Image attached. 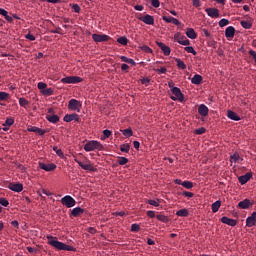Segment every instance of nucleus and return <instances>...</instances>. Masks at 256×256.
Returning <instances> with one entry per match:
<instances>
[{
	"label": "nucleus",
	"mask_w": 256,
	"mask_h": 256,
	"mask_svg": "<svg viewBox=\"0 0 256 256\" xmlns=\"http://www.w3.org/2000/svg\"><path fill=\"white\" fill-rule=\"evenodd\" d=\"M46 239H48V245H51L55 249H58V251H75V248H73L72 246L67 245L63 242H59L57 240V237L46 236Z\"/></svg>",
	"instance_id": "nucleus-1"
},
{
	"label": "nucleus",
	"mask_w": 256,
	"mask_h": 256,
	"mask_svg": "<svg viewBox=\"0 0 256 256\" xmlns=\"http://www.w3.org/2000/svg\"><path fill=\"white\" fill-rule=\"evenodd\" d=\"M84 151L87 153L91 151H103V144L97 140H90L84 145Z\"/></svg>",
	"instance_id": "nucleus-2"
},
{
	"label": "nucleus",
	"mask_w": 256,
	"mask_h": 256,
	"mask_svg": "<svg viewBox=\"0 0 256 256\" xmlns=\"http://www.w3.org/2000/svg\"><path fill=\"white\" fill-rule=\"evenodd\" d=\"M61 83L67 84V85H75L77 83L83 82V78L79 76H67L62 78Z\"/></svg>",
	"instance_id": "nucleus-3"
},
{
	"label": "nucleus",
	"mask_w": 256,
	"mask_h": 256,
	"mask_svg": "<svg viewBox=\"0 0 256 256\" xmlns=\"http://www.w3.org/2000/svg\"><path fill=\"white\" fill-rule=\"evenodd\" d=\"M74 161L79 165V167H81V169H84V171H97V168H95V166H93L90 161L82 162L79 161L77 158H74Z\"/></svg>",
	"instance_id": "nucleus-4"
},
{
	"label": "nucleus",
	"mask_w": 256,
	"mask_h": 256,
	"mask_svg": "<svg viewBox=\"0 0 256 256\" xmlns=\"http://www.w3.org/2000/svg\"><path fill=\"white\" fill-rule=\"evenodd\" d=\"M171 92L174 96H171L172 101H180L183 102L185 97L183 96V92H181V89L179 87L172 88Z\"/></svg>",
	"instance_id": "nucleus-5"
},
{
	"label": "nucleus",
	"mask_w": 256,
	"mask_h": 256,
	"mask_svg": "<svg viewBox=\"0 0 256 256\" xmlns=\"http://www.w3.org/2000/svg\"><path fill=\"white\" fill-rule=\"evenodd\" d=\"M61 203L68 209H71V207H75L77 202L75 201V198H73L69 195H66L61 199Z\"/></svg>",
	"instance_id": "nucleus-6"
},
{
	"label": "nucleus",
	"mask_w": 256,
	"mask_h": 256,
	"mask_svg": "<svg viewBox=\"0 0 256 256\" xmlns=\"http://www.w3.org/2000/svg\"><path fill=\"white\" fill-rule=\"evenodd\" d=\"M68 109L70 111H81V102L77 99H71L68 103Z\"/></svg>",
	"instance_id": "nucleus-7"
},
{
	"label": "nucleus",
	"mask_w": 256,
	"mask_h": 256,
	"mask_svg": "<svg viewBox=\"0 0 256 256\" xmlns=\"http://www.w3.org/2000/svg\"><path fill=\"white\" fill-rule=\"evenodd\" d=\"M174 39H175V41H177V43H179V45H190L191 44L189 39L185 38V36L181 35V33H179V32H177L174 35Z\"/></svg>",
	"instance_id": "nucleus-8"
},
{
	"label": "nucleus",
	"mask_w": 256,
	"mask_h": 256,
	"mask_svg": "<svg viewBox=\"0 0 256 256\" xmlns=\"http://www.w3.org/2000/svg\"><path fill=\"white\" fill-rule=\"evenodd\" d=\"M38 165L40 169L47 172L55 171V169H57V165L54 163L46 164L43 162H39Z\"/></svg>",
	"instance_id": "nucleus-9"
},
{
	"label": "nucleus",
	"mask_w": 256,
	"mask_h": 256,
	"mask_svg": "<svg viewBox=\"0 0 256 256\" xmlns=\"http://www.w3.org/2000/svg\"><path fill=\"white\" fill-rule=\"evenodd\" d=\"M92 39L95 43H103L105 41H109L110 37L106 34H93Z\"/></svg>",
	"instance_id": "nucleus-10"
},
{
	"label": "nucleus",
	"mask_w": 256,
	"mask_h": 256,
	"mask_svg": "<svg viewBox=\"0 0 256 256\" xmlns=\"http://www.w3.org/2000/svg\"><path fill=\"white\" fill-rule=\"evenodd\" d=\"M156 45L161 49V51L164 53V55L169 56L171 55V48L163 42L156 41Z\"/></svg>",
	"instance_id": "nucleus-11"
},
{
	"label": "nucleus",
	"mask_w": 256,
	"mask_h": 256,
	"mask_svg": "<svg viewBox=\"0 0 256 256\" xmlns=\"http://www.w3.org/2000/svg\"><path fill=\"white\" fill-rule=\"evenodd\" d=\"M205 11L208 17H211L212 19H217L219 17V9L217 8H206Z\"/></svg>",
	"instance_id": "nucleus-12"
},
{
	"label": "nucleus",
	"mask_w": 256,
	"mask_h": 256,
	"mask_svg": "<svg viewBox=\"0 0 256 256\" xmlns=\"http://www.w3.org/2000/svg\"><path fill=\"white\" fill-rule=\"evenodd\" d=\"M139 20L145 23V25H154L155 23V18L149 14L140 17Z\"/></svg>",
	"instance_id": "nucleus-13"
},
{
	"label": "nucleus",
	"mask_w": 256,
	"mask_h": 256,
	"mask_svg": "<svg viewBox=\"0 0 256 256\" xmlns=\"http://www.w3.org/2000/svg\"><path fill=\"white\" fill-rule=\"evenodd\" d=\"M221 223H224V225H229L230 227H235V225H237V220L223 216L221 218Z\"/></svg>",
	"instance_id": "nucleus-14"
},
{
	"label": "nucleus",
	"mask_w": 256,
	"mask_h": 256,
	"mask_svg": "<svg viewBox=\"0 0 256 256\" xmlns=\"http://www.w3.org/2000/svg\"><path fill=\"white\" fill-rule=\"evenodd\" d=\"M256 224V212H253L251 216L246 219V226L247 227H255Z\"/></svg>",
	"instance_id": "nucleus-15"
},
{
	"label": "nucleus",
	"mask_w": 256,
	"mask_h": 256,
	"mask_svg": "<svg viewBox=\"0 0 256 256\" xmlns=\"http://www.w3.org/2000/svg\"><path fill=\"white\" fill-rule=\"evenodd\" d=\"M226 39H233L235 37V27L228 26L225 30Z\"/></svg>",
	"instance_id": "nucleus-16"
},
{
	"label": "nucleus",
	"mask_w": 256,
	"mask_h": 256,
	"mask_svg": "<svg viewBox=\"0 0 256 256\" xmlns=\"http://www.w3.org/2000/svg\"><path fill=\"white\" fill-rule=\"evenodd\" d=\"M8 189H10V191H14L15 193H21V191H23V184H10Z\"/></svg>",
	"instance_id": "nucleus-17"
},
{
	"label": "nucleus",
	"mask_w": 256,
	"mask_h": 256,
	"mask_svg": "<svg viewBox=\"0 0 256 256\" xmlns=\"http://www.w3.org/2000/svg\"><path fill=\"white\" fill-rule=\"evenodd\" d=\"M198 113L202 117H207L209 115V108L207 106H205V104H201L198 107Z\"/></svg>",
	"instance_id": "nucleus-18"
},
{
	"label": "nucleus",
	"mask_w": 256,
	"mask_h": 256,
	"mask_svg": "<svg viewBox=\"0 0 256 256\" xmlns=\"http://www.w3.org/2000/svg\"><path fill=\"white\" fill-rule=\"evenodd\" d=\"M63 121H65V123H71V121H79V115L67 114L64 116Z\"/></svg>",
	"instance_id": "nucleus-19"
},
{
	"label": "nucleus",
	"mask_w": 256,
	"mask_h": 256,
	"mask_svg": "<svg viewBox=\"0 0 256 256\" xmlns=\"http://www.w3.org/2000/svg\"><path fill=\"white\" fill-rule=\"evenodd\" d=\"M253 203H251V200L249 199H244L238 203L239 209H249Z\"/></svg>",
	"instance_id": "nucleus-20"
},
{
	"label": "nucleus",
	"mask_w": 256,
	"mask_h": 256,
	"mask_svg": "<svg viewBox=\"0 0 256 256\" xmlns=\"http://www.w3.org/2000/svg\"><path fill=\"white\" fill-rule=\"evenodd\" d=\"M0 15H2L8 23H13V16H9L7 10L0 8Z\"/></svg>",
	"instance_id": "nucleus-21"
},
{
	"label": "nucleus",
	"mask_w": 256,
	"mask_h": 256,
	"mask_svg": "<svg viewBox=\"0 0 256 256\" xmlns=\"http://www.w3.org/2000/svg\"><path fill=\"white\" fill-rule=\"evenodd\" d=\"M28 131L30 133H37L38 135H44V134L47 133L46 130H43V129H41L39 127H35V126H32V127L28 128Z\"/></svg>",
	"instance_id": "nucleus-22"
},
{
	"label": "nucleus",
	"mask_w": 256,
	"mask_h": 256,
	"mask_svg": "<svg viewBox=\"0 0 256 256\" xmlns=\"http://www.w3.org/2000/svg\"><path fill=\"white\" fill-rule=\"evenodd\" d=\"M228 119H231L232 121H241V118L237 115V113L228 110L227 112Z\"/></svg>",
	"instance_id": "nucleus-23"
},
{
	"label": "nucleus",
	"mask_w": 256,
	"mask_h": 256,
	"mask_svg": "<svg viewBox=\"0 0 256 256\" xmlns=\"http://www.w3.org/2000/svg\"><path fill=\"white\" fill-rule=\"evenodd\" d=\"M201 81H203V77L199 74L194 75L191 79L193 85H201Z\"/></svg>",
	"instance_id": "nucleus-24"
},
{
	"label": "nucleus",
	"mask_w": 256,
	"mask_h": 256,
	"mask_svg": "<svg viewBox=\"0 0 256 256\" xmlns=\"http://www.w3.org/2000/svg\"><path fill=\"white\" fill-rule=\"evenodd\" d=\"M249 179H251V173H247L243 176H240L238 178L239 183H241V185H245V183H247L249 181Z\"/></svg>",
	"instance_id": "nucleus-25"
},
{
	"label": "nucleus",
	"mask_w": 256,
	"mask_h": 256,
	"mask_svg": "<svg viewBox=\"0 0 256 256\" xmlns=\"http://www.w3.org/2000/svg\"><path fill=\"white\" fill-rule=\"evenodd\" d=\"M85 213V210L81 207H76L71 211L73 217H79V215Z\"/></svg>",
	"instance_id": "nucleus-26"
},
{
	"label": "nucleus",
	"mask_w": 256,
	"mask_h": 256,
	"mask_svg": "<svg viewBox=\"0 0 256 256\" xmlns=\"http://www.w3.org/2000/svg\"><path fill=\"white\" fill-rule=\"evenodd\" d=\"M186 36L189 39H197V33L195 32V30L193 28H188L187 29Z\"/></svg>",
	"instance_id": "nucleus-27"
},
{
	"label": "nucleus",
	"mask_w": 256,
	"mask_h": 256,
	"mask_svg": "<svg viewBox=\"0 0 256 256\" xmlns=\"http://www.w3.org/2000/svg\"><path fill=\"white\" fill-rule=\"evenodd\" d=\"M46 119L49 123H59V117L55 114L47 115Z\"/></svg>",
	"instance_id": "nucleus-28"
},
{
	"label": "nucleus",
	"mask_w": 256,
	"mask_h": 256,
	"mask_svg": "<svg viewBox=\"0 0 256 256\" xmlns=\"http://www.w3.org/2000/svg\"><path fill=\"white\" fill-rule=\"evenodd\" d=\"M240 161H243V159H241V156H239V153H234L232 156H230V162L240 163Z\"/></svg>",
	"instance_id": "nucleus-29"
},
{
	"label": "nucleus",
	"mask_w": 256,
	"mask_h": 256,
	"mask_svg": "<svg viewBox=\"0 0 256 256\" xmlns=\"http://www.w3.org/2000/svg\"><path fill=\"white\" fill-rule=\"evenodd\" d=\"M176 215L178 217H189V210H187L186 208L180 209L176 212Z\"/></svg>",
	"instance_id": "nucleus-30"
},
{
	"label": "nucleus",
	"mask_w": 256,
	"mask_h": 256,
	"mask_svg": "<svg viewBox=\"0 0 256 256\" xmlns=\"http://www.w3.org/2000/svg\"><path fill=\"white\" fill-rule=\"evenodd\" d=\"M240 25L243 27V29H251V27H253V23H251L249 20L241 21Z\"/></svg>",
	"instance_id": "nucleus-31"
},
{
	"label": "nucleus",
	"mask_w": 256,
	"mask_h": 256,
	"mask_svg": "<svg viewBox=\"0 0 256 256\" xmlns=\"http://www.w3.org/2000/svg\"><path fill=\"white\" fill-rule=\"evenodd\" d=\"M220 208H221V202L217 200L212 204V213H217V211H219Z\"/></svg>",
	"instance_id": "nucleus-32"
},
{
	"label": "nucleus",
	"mask_w": 256,
	"mask_h": 256,
	"mask_svg": "<svg viewBox=\"0 0 256 256\" xmlns=\"http://www.w3.org/2000/svg\"><path fill=\"white\" fill-rule=\"evenodd\" d=\"M130 149H131V146L128 143L122 144L120 146V151L122 153H128Z\"/></svg>",
	"instance_id": "nucleus-33"
},
{
	"label": "nucleus",
	"mask_w": 256,
	"mask_h": 256,
	"mask_svg": "<svg viewBox=\"0 0 256 256\" xmlns=\"http://www.w3.org/2000/svg\"><path fill=\"white\" fill-rule=\"evenodd\" d=\"M122 135H124V137H133V130L131 128H127L122 130Z\"/></svg>",
	"instance_id": "nucleus-34"
},
{
	"label": "nucleus",
	"mask_w": 256,
	"mask_h": 256,
	"mask_svg": "<svg viewBox=\"0 0 256 256\" xmlns=\"http://www.w3.org/2000/svg\"><path fill=\"white\" fill-rule=\"evenodd\" d=\"M54 91L53 88H46L45 90H42V95L50 97V95H53Z\"/></svg>",
	"instance_id": "nucleus-35"
},
{
	"label": "nucleus",
	"mask_w": 256,
	"mask_h": 256,
	"mask_svg": "<svg viewBox=\"0 0 256 256\" xmlns=\"http://www.w3.org/2000/svg\"><path fill=\"white\" fill-rule=\"evenodd\" d=\"M19 105L20 107H24V109H27V105H29V101L25 98H19Z\"/></svg>",
	"instance_id": "nucleus-36"
},
{
	"label": "nucleus",
	"mask_w": 256,
	"mask_h": 256,
	"mask_svg": "<svg viewBox=\"0 0 256 256\" xmlns=\"http://www.w3.org/2000/svg\"><path fill=\"white\" fill-rule=\"evenodd\" d=\"M111 133H112L111 130H108V129L104 130L103 136H101V140L105 141V139H109V137H111Z\"/></svg>",
	"instance_id": "nucleus-37"
},
{
	"label": "nucleus",
	"mask_w": 256,
	"mask_h": 256,
	"mask_svg": "<svg viewBox=\"0 0 256 256\" xmlns=\"http://www.w3.org/2000/svg\"><path fill=\"white\" fill-rule=\"evenodd\" d=\"M176 63L179 69H187V65H185V62H183L181 59H176Z\"/></svg>",
	"instance_id": "nucleus-38"
},
{
	"label": "nucleus",
	"mask_w": 256,
	"mask_h": 256,
	"mask_svg": "<svg viewBox=\"0 0 256 256\" xmlns=\"http://www.w3.org/2000/svg\"><path fill=\"white\" fill-rule=\"evenodd\" d=\"M156 218L158 219V221H161L162 223H167L169 221V218H167V216L163 214L157 215Z\"/></svg>",
	"instance_id": "nucleus-39"
},
{
	"label": "nucleus",
	"mask_w": 256,
	"mask_h": 256,
	"mask_svg": "<svg viewBox=\"0 0 256 256\" xmlns=\"http://www.w3.org/2000/svg\"><path fill=\"white\" fill-rule=\"evenodd\" d=\"M117 43H120V45H127V43H129V40L125 36H122L117 39Z\"/></svg>",
	"instance_id": "nucleus-40"
},
{
	"label": "nucleus",
	"mask_w": 256,
	"mask_h": 256,
	"mask_svg": "<svg viewBox=\"0 0 256 256\" xmlns=\"http://www.w3.org/2000/svg\"><path fill=\"white\" fill-rule=\"evenodd\" d=\"M182 187H184L185 189H193V182L184 181L182 182Z\"/></svg>",
	"instance_id": "nucleus-41"
},
{
	"label": "nucleus",
	"mask_w": 256,
	"mask_h": 256,
	"mask_svg": "<svg viewBox=\"0 0 256 256\" xmlns=\"http://www.w3.org/2000/svg\"><path fill=\"white\" fill-rule=\"evenodd\" d=\"M38 89L40 90V93H42V91H45L47 89V83L45 82H39L37 84Z\"/></svg>",
	"instance_id": "nucleus-42"
},
{
	"label": "nucleus",
	"mask_w": 256,
	"mask_h": 256,
	"mask_svg": "<svg viewBox=\"0 0 256 256\" xmlns=\"http://www.w3.org/2000/svg\"><path fill=\"white\" fill-rule=\"evenodd\" d=\"M15 123V120L13 118H7L5 123L3 124L4 127H11Z\"/></svg>",
	"instance_id": "nucleus-43"
},
{
	"label": "nucleus",
	"mask_w": 256,
	"mask_h": 256,
	"mask_svg": "<svg viewBox=\"0 0 256 256\" xmlns=\"http://www.w3.org/2000/svg\"><path fill=\"white\" fill-rule=\"evenodd\" d=\"M184 49L187 53H192V55H197V51H195V48H193L192 46H186Z\"/></svg>",
	"instance_id": "nucleus-44"
},
{
	"label": "nucleus",
	"mask_w": 256,
	"mask_h": 256,
	"mask_svg": "<svg viewBox=\"0 0 256 256\" xmlns=\"http://www.w3.org/2000/svg\"><path fill=\"white\" fill-rule=\"evenodd\" d=\"M7 99H9V93L0 92V101H7Z\"/></svg>",
	"instance_id": "nucleus-45"
},
{
	"label": "nucleus",
	"mask_w": 256,
	"mask_h": 256,
	"mask_svg": "<svg viewBox=\"0 0 256 256\" xmlns=\"http://www.w3.org/2000/svg\"><path fill=\"white\" fill-rule=\"evenodd\" d=\"M118 163L120 165H127V163H129V159H127L126 157H119L118 158Z\"/></svg>",
	"instance_id": "nucleus-46"
},
{
	"label": "nucleus",
	"mask_w": 256,
	"mask_h": 256,
	"mask_svg": "<svg viewBox=\"0 0 256 256\" xmlns=\"http://www.w3.org/2000/svg\"><path fill=\"white\" fill-rule=\"evenodd\" d=\"M148 203H149V205H152L153 207H159L161 202L159 201V199H156V200H148Z\"/></svg>",
	"instance_id": "nucleus-47"
},
{
	"label": "nucleus",
	"mask_w": 256,
	"mask_h": 256,
	"mask_svg": "<svg viewBox=\"0 0 256 256\" xmlns=\"http://www.w3.org/2000/svg\"><path fill=\"white\" fill-rule=\"evenodd\" d=\"M229 25V20L223 18L219 21V27H227Z\"/></svg>",
	"instance_id": "nucleus-48"
},
{
	"label": "nucleus",
	"mask_w": 256,
	"mask_h": 256,
	"mask_svg": "<svg viewBox=\"0 0 256 256\" xmlns=\"http://www.w3.org/2000/svg\"><path fill=\"white\" fill-rule=\"evenodd\" d=\"M205 131H206L205 127H200L198 129L194 130V133H195V135H203V133H205Z\"/></svg>",
	"instance_id": "nucleus-49"
},
{
	"label": "nucleus",
	"mask_w": 256,
	"mask_h": 256,
	"mask_svg": "<svg viewBox=\"0 0 256 256\" xmlns=\"http://www.w3.org/2000/svg\"><path fill=\"white\" fill-rule=\"evenodd\" d=\"M0 205L3 207H8L9 206V200L5 198H0Z\"/></svg>",
	"instance_id": "nucleus-50"
},
{
	"label": "nucleus",
	"mask_w": 256,
	"mask_h": 256,
	"mask_svg": "<svg viewBox=\"0 0 256 256\" xmlns=\"http://www.w3.org/2000/svg\"><path fill=\"white\" fill-rule=\"evenodd\" d=\"M139 229H141V226H139V224H132L131 225V231L137 233V231H139Z\"/></svg>",
	"instance_id": "nucleus-51"
},
{
	"label": "nucleus",
	"mask_w": 256,
	"mask_h": 256,
	"mask_svg": "<svg viewBox=\"0 0 256 256\" xmlns=\"http://www.w3.org/2000/svg\"><path fill=\"white\" fill-rule=\"evenodd\" d=\"M173 17H169V16H163V21H165V23H173Z\"/></svg>",
	"instance_id": "nucleus-52"
},
{
	"label": "nucleus",
	"mask_w": 256,
	"mask_h": 256,
	"mask_svg": "<svg viewBox=\"0 0 256 256\" xmlns=\"http://www.w3.org/2000/svg\"><path fill=\"white\" fill-rule=\"evenodd\" d=\"M72 9L75 13H79L81 11V7H79V4H73Z\"/></svg>",
	"instance_id": "nucleus-53"
},
{
	"label": "nucleus",
	"mask_w": 256,
	"mask_h": 256,
	"mask_svg": "<svg viewBox=\"0 0 256 256\" xmlns=\"http://www.w3.org/2000/svg\"><path fill=\"white\" fill-rule=\"evenodd\" d=\"M151 5L152 7H159L161 5V3L159 2V0H151Z\"/></svg>",
	"instance_id": "nucleus-54"
},
{
	"label": "nucleus",
	"mask_w": 256,
	"mask_h": 256,
	"mask_svg": "<svg viewBox=\"0 0 256 256\" xmlns=\"http://www.w3.org/2000/svg\"><path fill=\"white\" fill-rule=\"evenodd\" d=\"M56 155H58V157H60V159L65 158V154H63V150H61V149L57 150Z\"/></svg>",
	"instance_id": "nucleus-55"
},
{
	"label": "nucleus",
	"mask_w": 256,
	"mask_h": 256,
	"mask_svg": "<svg viewBox=\"0 0 256 256\" xmlns=\"http://www.w3.org/2000/svg\"><path fill=\"white\" fill-rule=\"evenodd\" d=\"M155 71H156L157 73H160V74H165V73H167V68L162 67V68H160V69H156Z\"/></svg>",
	"instance_id": "nucleus-56"
},
{
	"label": "nucleus",
	"mask_w": 256,
	"mask_h": 256,
	"mask_svg": "<svg viewBox=\"0 0 256 256\" xmlns=\"http://www.w3.org/2000/svg\"><path fill=\"white\" fill-rule=\"evenodd\" d=\"M11 226H12V227H15L16 229H19V222H18L17 220H13V221L11 222Z\"/></svg>",
	"instance_id": "nucleus-57"
},
{
	"label": "nucleus",
	"mask_w": 256,
	"mask_h": 256,
	"mask_svg": "<svg viewBox=\"0 0 256 256\" xmlns=\"http://www.w3.org/2000/svg\"><path fill=\"white\" fill-rule=\"evenodd\" d=\"M184 197H188V199H191L193 197V192H183Z\"/></svg>",
	"instance_id": "nucleus-58"
},
{
	"label": "nucleus",
	"mask_w": 256,
	"mask_h": 256,
	"mask_svg": "<svg viewBox=\"0 0 256 256\" xmlns=\"http://www.w3.org/2000/svg\"><path fill=\"white\" fill-rule=\"evenodd\" d=\"M26 39H29V41H35V36L33 34H26Z\"/></svg>",
	"instance_id": "nucleus-59"
},
{
	"label": "nucleus",
	"mask_w": 256,
	"mask_h": 256,
	"mask_svg": "<svg viewBox=\"0 0 256 256\" xmlns=\"http://www.w3.org/2000/svg\"><path fill=\"white\" fill-rule=\"evenodd\" d=\"M147 215H148V217H151V219H153V218L155 217V212L149 210V211L147 212Z\"/></svg>",
	"instance_id": "nucleus-60"
},
{
	"label": "nucleus",
	"mask_w": 256,
	"mask_h": 256,
	"mask_svg": "<svg viewBox=\"0 0 256 256\" xmlns=\"http://www.w3.org/2000/svg\"><path fill=\"white\" fill-rule=\"evenodd\" d=\"M27 251L29 253H37V249L33 248V247H27Z\"/></svg>",
	"instance_id": "nucleus-61"
},
{
	"label": "nucleus",
	"mask_w": 256,
	"mask_h": 256,
	"mask_svg": "<svg viewBox=\"0 0 256 256\" xmlns=\"http://www.w3.org/2000/svg\"><path fill=\"white\" fill-rule=\"evenodd\" d=\"M135 11H143V5L134 6Z\"/></svg>",
	"instance_id": "nucleus-62"
},
{
	"label": "nucleus",
	"mask_w": 256,
	"mask_h": 256,
	"mask_svg": "<svg viewBox=\"0 0 256 256\" xmlns=\"http://www.w3.org/2000/svg\"><path fill=\"white\" fill-rule=\"evenodd\" d=\"M149 81H150L149 78H143L141 80V83H142V85H148Z\"/></svg>",
	"instance_id": "nucleus-63"
},
{
	"label": "nucleus",
	"mask_w": 256,
	"mask_h": 256,
	"mask_svg": "<svg viewBox=\"0 0 256 256\" xmlns=\"http://www.w3.org/2000/svg\"><path fill=\"white\" fill-rule=\"evenodd\" d=\"M121 69H122V71H127V69H129V65L122 64Z\"/></svg>",
	"instance_id": "nucleus-64"
}]
</instances>
